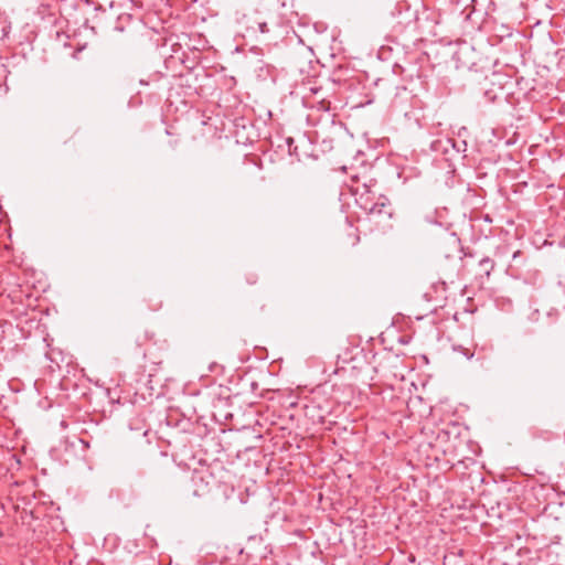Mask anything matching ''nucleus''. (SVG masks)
Instances as JSON below:
<instances>
[{
    "instance_id": "7ed1b4c3",
    "label": "nucleus",
    "mask_w": 565,
    "mask_h": 565,
    "mask_svg": "<svg viewBox=\"0 0 565 565\" xmlns=\"http://www.w3.org/2000/svg\"><path fill=\"white\" fill-rule=\"evenodd\" d=\"M457 50L454 52V58L463 65L476 64L472 55L475 54V46L469 43L466 39L457 38L456 40Z\"/></svg>"
},
{
    "instance_id": "6ab92c4d",
    "label": "nucleus",
    "mask_w": 565,
    "mask_h": 565,
    "mask_svg": "<svg viewBox=\"0 0 565 565\" xmlns=\"http://www.w3.org/2000/svg\"><path fill=\"white\" fill-rule=\"evenodd\" d=\"M384 49H385V46H384V45H382V46H381V54H383Z\"/></svg>"
},
{
    "instance_id": "f257e3e1",
    "label": "nucleus",
    "mask_w": 565,
    "mask_h": 565,
    "mask_svg": "<svg viewBox=\"0 0 565 565\" xmlns=\"http://www.w3.org/2000/svg\"><path fill=\"white\" fill-rule=\"evenodd\" d=\"M479 87L476 90V99L479 105H488L495 103L499 98V95H502V86L497 85L489 77L484 76L481 82H479Z\"/></svg>"
},
{
    "instance_id": "aec40b11",
    "label": "nucleus",
    "mask_w": 565,
    "mask_h": 565,
    "mask_svg": "<svg viewBox=\"0 0 565 565\" xmlns=\"http://www.w3.org/2000/svg\"><path fill=\"white\" fill-rule=\"evenodd\" d=\"M387 40H391L392 42H394V40H396V38H386Z\"/></svg>"
},
{
    "instance_id": "423d86ee",
    "label": "nucleus",
    "mask_w": 565,
    "mask_h": 565,
    "mask_svg": "<svg viewBox=\"0 0 565 565\" xmlns=\"http://www.w3.org/2000/svg\"><path fill=\"white\" fill-rule=\"evenodd\" d=\"M189 43L186 42L185 45L192 50V51H201L207 45V41L205 38H185Z\"/></svg>"
},
{
    "instance_id": "9b49d317",
    "label": "nucleus",
    "mask_w": 565,
    "mask_h": 565,
    "mask_svg": "<svg viewBox=\"0 0 565 565\" xmlns=\"http://www.w3.org/2000/svg\"><path fill=\"white\" fill-rule=\"evenodd\" d=\"M47 21L55 25L62 24L64 22V21L57 19L56 17H54L53 14L49 15Z\"/></svg>"
},
{
    "instance_id": "4be33fe9",
    "label": "nucleus",
    "mask_w": 565,
    "mask_h": 565,
    "mask_svg": "<svg viewBox=\"0 0 565 565\" xmlns=\"http://www.w3.org/2000/svg\"><path fill=\"white\" fill-rule=\"evenodd\" d=\"M454 242L460 243V239L454 237Z\"/></svg>"
},
{
    "instance_id": "4468645a",
    "label": "nucleus",
    "mask_w": 565,
    "mask_h": 565,
    "mask_svg": "<svg viewBox=\"0 0 565 565\" xmlns=\"http://www.w3.org/2000/svg\"><path fill=\"white\" fill-rule=\"evenodd\" d=\"M65 31L63 30L62 26L57 28L55 31H54V34L53 35H56V36H60V35H64Z\"/></svg>"
},
{
    "instance_id": "9d476101",
    "label": "nucleus",
    "mask_w": 565,
    "mask_h": 565,
    "mask_svg": "<svg viewBox=\"0 0 565 565\" xmlns=\"http://www.w3.org/2000/svg\"><path fill=\"white\" fill-rule=\"evenodd\" d=\"M286 145L288 147L289 154H297V146L291 137L286 138Z\"/></svg>"
},
{
    "instance_id": "1a4fd4ad",
    "label": "nucleus",
    "mask_w": 565,
    "mask_h": 565,
    "mask_svg": "<svg viewBox=\"0 0 565 565\" xmlns=\"http://www.w3.org/2000/svg\"><path fill=\"white\" fill-rule=\"evenodd\" d=\"M11 31L10 24L7 22L6 19L0 17V33L2 35H8Z\"/></svg>"
},
{
    "instance_id": "6e6552de",
    "label": "nucleus",
    "mask_w": 565,
    "mask_h": 565,
    "mask_svg": "<svg viewBox=\"0 0 565 565\" xmlns=\"http://www.w3.org/2000/svg\"><path fill=\"white\" fill-rule=\"evenodd\" d=\"M347 72V68H343L342 66L335 68L332 73V79L333 82L341 84L347 81L344 73Z\"/></svg>"
},
{
    "instance_id": "ddd939ff",
    "label": "nucleus",
    "mask_w": 565,
    "mask_h": 565,
    "mask_svg": "<svg viewBox=\"0 0 565 565\" xmlns=\"http://www.w3.org/2000/svg\"><path fill=\"white\" fill-rule=\"evenodd\" d=\"M459 350L460 352L467 358V359H471L473 356V353L470 352L468 349H465L462 347H459Z\"/></svg>"
},
{
    "instance_id": "2eb2a0df",
    "label": "nucleus",
    "mask_w": 565,
    "mask_h": 565,
    "mask_svg": "<svg viewBox=\"0 0 565 565\" xmlns=\"http://www.w3.org/2000/svg\"><path fill=\"white\" fill-rule=\"evenodd\" d=\"M468 10V7H466L463 10H462V13L466 14V19H470V15L472 12H475V8H472V10H470L469 12H467Z\"/></svg>"
},
{
    "instance_id": "f3484780",
    "label": "nucleus",
    "mask_w": 565,
    "mask_h": 565,
    "mask_svg": "<svg viewBox=\"0 0 565 565\" xmlns=\"http://www.w3.org/2000/svg\"><path fill=\"white\" fill-rule=\"evenodd\" d=\"M81 50H82V49H78L77 51H75V52L73 53V57H77V53H78Z\"/></svg>"
},
{
    "instance_id": "dca6fc26",
    "label": "nucleus",
    "mask_w": 565,
    "mask_h": 565,
    "mask_svg": "<svg viewBox=\"0 0 565 565\" xmlns=\"http://www.w3.org/2000/svg\"><path fill=\"white\" fill-rule=\"evenodd\" d=\"M536 315H539V311L537 310H534V312L532 313L531 316V319L532 320H536Z\"/></svg>"
},
{
    "instance_id": "a211bd4d",
    "label": "nucleus",
    "mask_w": 565,
    "mask_h": 565,
    "mask_svg": "<svg viewBox=\"0 0 565 565\" xmlns=\"http://www.w3.org/2000/svg\"><path fill=\"white\" fill-rule=\"evenodd\" d=\"M519 255H520V252H519V250H518V252H515V253L513 254V259H515Z\"/></svg>"
},
{
    "instance_id": "f03ea898",
    "label": "nucleus",
    "mask_w": 565,
    "mask_h": 565,
    "mask_svg": "<svg viewBox=\"0 0 565 565\" xmlns=\"http://www.w3.org/2000/svg\"><path fill=\"white\" fill-rule=\"evenodd\" d=\"M238 24L242 28V31L249 33H266L269 30L267 29V23L263 20L260 14L256 11H250L248 13H244L241 19H238Z\"/></svg>"
},
{
    "instance_id": "f8f14e48",
    "label": "nucleus",
    "mask_w": 565,
    "mask_h": 565,
    "mask_svg": "<svg viewBox=\"0 0 565 565\" xmlns=\"http://www.w3.org/2000/svg\"><path fill=\"white\" fill-rule=\"evenodd\" d=\"M315 29L318 33H322L327 30V26L323 23L318 22L315 24Z\"/></svg>"
},
{
    "instance_id": "39448f33",
    "label": "nucleus",
    "mask_w": 565,
    "mask_h": 565,
    "mask_svg": "<svg viewBox=\"0 0 565 565\" xmlns=\"http://www.w3.org/2000/svg\"><path fill=\"white\" fill-rule=\"evenodd\" d=\"M370 213L373 215H386L387 217H392L388 199L385 196L379 198V200L370 207Z\"/></svg>"
},
{
    "instance_id": "0eeeda50",
    "label": "nucleus",
    "mask_w": 565,
    "mask_h": 565,
    "mask_svg": "<svg viewBox=\"0 0 565 565\" xmlns=\"http://www.w3.org/2000/svg\"><path fill=\"white\" fill-rule=\"evenodd\" d=\"M478 266L480 271L483 273L487 277H489L494 268V262L489 257H484L479 262Z\"/></svg>"
},
{
    "instance_id": "20e7f679",
    "label": "nucleus",
    "mask_w": 565,
    "mask_h": 565,
    "mask_svg": "<svg viewBox=\"0 0 565 565\" xmlns=\"http://www.w3.org/2000/svg\"><path fill=\"white\" fill-rule=\"evenodd\" d=\"M430 149L434 152H440L445 156H448L450 151H455L457 153L461 151L460 146H458V143L451 138L434 140L430 143Z\"/></svg>"
},
{
    "instance_id": "412c9836",
    "label": "nucleus",
    "mask_w": 565,
    "mask_h": 565,
    "mask_svg": "<svg viewBox=\"0 0 565 565\" xmlns=\"http://www.w3.org/2000/svg\"><path fill=\"white\" fill-rule=\"evenodd\" d=\"M426 220L430 223H433V220L430 217H426Z\"/></svg>"
}]
</instances>
